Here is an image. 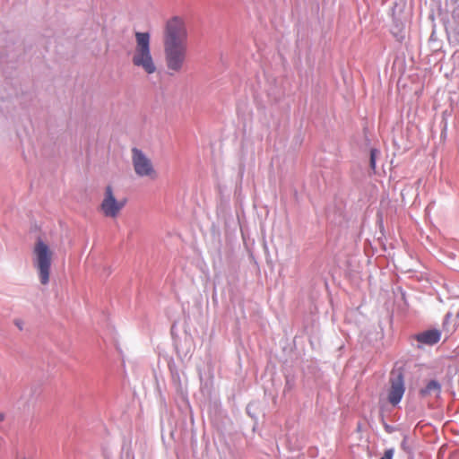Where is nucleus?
Listing matches in <instances>:
<instances>
[{
    "label": "nucleus",
    "mask_w": 459,
    "mask_h": 459,
    "mask_svg": "<svg viewBox=\"0 0 459 459\" xmlns=\"http://www.w3.org/2000/svg\"><path fill=\"white\" fill-rule=\"evenodd\" d=\"M163 50L169 74L181 73L186 63L188 51V30L183 16L174 15L165 22Z\"/></svg>",
    "instance_id": "1"
},
{
    "label": "nucleus",
    "mask_w": 459,
    "mask_h": 459,
    "mask_svg": "<svg viewBox=\"0 0 459 459\" xmlns=\"http://www.w3.org/2000/svg\"><path fill=\"white\" fill-rule=\"evenodd\" d=\"M133 65L142 70L147 75L154 74L158 71L151 48V34L149 32H135V46L132 54Z\"/></svg>",
    "instance_id": "2"
},
{
    "label": "nucleus",
    "mask_w": 459,
    "mask_h": 459,
    "mask_svg": "<svg viewBox=\"0 0 459 459\" xmlns=\"http://www.w3.org/2000/svg\"><path fill=\"white\" fill-rule=\"evenodd\" d=\"M53 257V250L43 238L39 237L32 248V261L39 273V281L43 285L49 281Z\"/></svg>",
    "instance_id": "3"
},
{
    "label": "nucleus",
    "mask_w": 459,
    "mask_h": 459,
    "mask_svg": "<svg viewBox=\"0 0 459 459\" xmlns=\"http://www.w3.org/2000/svg\"><path fill=\"white\" fill-rule=\"evenodd\" d=\"M132 163L138 177L147 178L151 180H155L158 178V172L152 161L143 151L137 148L132 149Z\"/></svg>",
    "instance_id": "4"
},
{
    "label": "nucleus",
    "mask_w": 459,
    "mask_h": 459,
    "mask_svg": "<svg viewBox=\"0 0 459 459\" xmlns=\"http://www.w3.org/2000/svg\"><path fill=\"white\" fill-rule=\"evenodd\" d=\"M390 385L388 401L391 404L396 405L402 400L405 391L403 377L400 370L391 373Z\"/></svg>",
    "instance_id": "5"
},
{
    "label": "nucleus",
    "mask_w": 459,
    "mask_h": 459,
    "mask_svg": "<svg viewBox=\"0 0 459 459\" xmlns=\"http://www.w3.org/2000/svg\"><path fill=\"white\" fill-rule=\"evenodd\" d=\"M101 210L106 216L115 217V198L111 186H107L106 197L102 202Z\"/></svg>",
    "instance_id": "6"
},
{
    "label": "nucleus",
    "mask_w": 459,
    "mask_h": 459,
    "mask_svg": "<svg viewBox=\"0 0 459 459\" xmlns=\"http://www.w3.org/2000/svg\"><path fill=\"white\" fill-rule=\"evenodd\" d=\"M441 333L438 330H428L419 333L416 339L419 342L427 345H433L439 342Z\"/></svg>",
    "instance_id": "7"
},
{
    "label": "nucleus",
    "mask_w": 459,
    "mask_h": 459,
    "mask_svg": "<svg viewBox=\"0 0 459 459\" xmlns=\"http://www.w3.org/2000/svg\"><path fill=\"white\" fill-rule=\"evenodd\" d=\"M441 392V385L436 380H430L425 388L420 390L421 396H429L435 394L436 396H438Z\"/></svg>",
    "instance_id": "8"
},
{
    "label": "nucleus",
    "mask_w": 459,
    "mask_h": 459,
    "mask_svg": "<svg viewBox=\"0 0 459 459\" xmlns=\"http://www.w3.org/2000/svg\"><path fill=\"white\" fill-rule=\"evenodd\" d=\"M379 152L377 149H371L370 151V167L375 171L376 169V160Z\"/></svg>",
    "instance_id": "9"
},
{
    "label": "nucleus",
    "mask_w": 459,
    "mask_h": 459,
    "mask_svg": "<svg viewBox=\"0 0 459 459\" xmlns=\"http://www.w3.org/2000/svg\"><path fill=\"white\" fill-rule=\"evenodd\" d=\"M393 450L392 449H388L385 452L384 454V456L381 457L380 459H392L393 458Z\"/></svg>",
    "instance_id": "10"
},
{
    "label": "nucleus",
    "mask_w": 459,
    "mask_h": 459,
    "mask_svg": "<svg viewBox=\"0 0 459 459\" xmlns=\"http://www.w3.org/2000/svg\"><path fill=\"white\" fill-rule=\"evenodd\" d=\"M125 203H126V201H123V202H121V203H119V204L117 202V206H116L117 212L121 207H123V206L125 205Z\"/></svg>",
    "instance_id": "11"
},
{
    "label": "nucleus",
    "mask_w": 459,
    "mask_h": 459,
    "mask_svg": "<svg viewBox=\"0 0 459 459\" xmlns=\"http://www.w3.org/2000/svg\"><path fill=\"white\" fill-rule=\"evenodd\" d=\"M4 420V414L0 413V421H3Z\"/></svg>",
    "instance_id": "12"
}]
</instances>
